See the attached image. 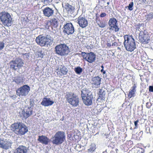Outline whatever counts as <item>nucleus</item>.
Returning <instances> with one entry per match:
<instances>
[{
    "label": "nucleus",
    "mask_w": 153,
    "mask_h": 153,
    "mask_svg": "<svg viewBox=\"0 0 153 153\" xmlns=\"http://www.w3.org/2000/svg\"><path fill=\"white\" fill-rule=\"evenodd\" d=\"M56 53L61 56H66L70 52L69 48L65 44H60L55 48Z\"/></svg>",
    "instance_id": "6"
},
{
    "label": "nucleus",
    "mask_w": 153,
    "mask_h": 153,
    "mask_svg": "<svg viewBox=\"0 0 153 153\" xmlns=\"http://www.w3.org/2000/svg\"><path fill=\"white\" fill-rule=\"evenodd\" d=\"M138 122L139 120H137L135 121L134 122V124L135 126L134 128H137V123H138Z\"/></svg>",
    "instance_id": "38"
},
{
    "label": "nucleus",
    "mask_w": 153,
    "mask_h": 153,
    "mask_svg": "<svg viewBox=\"0 0 153 153\" xmlns=\"http://www.w3.org/2000/svg\"><path fill=\"white\" fill-rule=\"evenodd\" d=\"M42 2L45 5H47L51 2L52 0H41Z\"/></svg>",
    "instance_id": "34"
},
{
    "label": "nucleus",
    "mask_w": 153,
    "mask_h": 153,
    "mask_svg": "<svg viewBox=\"0 0 153 153\" xmlns=\"http://www.w3.org/2000/svg\"><path fill=\"white\" fill-rule=\"evenodd\" d=\"M0 19L5 26L9 27L11 25L12 18L9 13L4 11L0 13Z\"/></svg>",
    "instance_id": "7"
},
{
    "label": "nucleus",
    "mask_w": 153,
    "mask_h": 153,
    "mask_svg": "<svg viewBox=\"0 0 153 153\" xmlns=\"http://www.w3.org/2000/svg\"><path fill=\"white\" fill-rule=\"evenodd\" d=\"M148 104V102H147L146 103V106H147V105Z\"/></svg>",
    "instance_id": "47"
},
{
    "label": "nucleus",
    "mask_w": 153,
    "mask_h": 153,
    "mask_svg": "<svg viewBox=\"0 0 153 153\" xmlns=\"http://www.w3.org/2000/svg\"><path fill=\"white\" fill-rule=\"evenodd\" d=\"M74 70L77 74H80L82 71V69L80 67L75 68Z\"/></svg>",
    "instance_id": "31"
},
{
    "label": "nucleus",
    "mask_w": 153,
    "mask_h": 153,
    "mask_svg": "<svg viewBox=\"0 0 153 153\" xmlns=\"http://www.w3.org/2000/svg\"><path fill=\"white\" fill-rule=\"evenodd\" d=\"M36 55L37 58H42L43 57L44 54L42 51H39L36 53Z\"/></svg>",
    "instance_id": "32"
},
{
    "label": "nucleus",
    "mask_w": 153,
    "mask_h": 153,
    "mask_svg": "<svg viewBox=\"0 0 153 153\" xmlns=\"http://www.w3.org/2000/svg\"><path fill=\"white\" fill-rule=\"evenodd\" d=\"M54 102L50 98L44 97L41 103V104L45 107L48 106L52 105Z\"/></svg>",
    "instance_id": "20"
},
{
    "label": "nucleus",
    "mask_w": 153,
    "mask_h": 153,
    "mask_svg": "<svg viewBox=\"0 0 153 153\" xmlns=\"http://www.w3.org/2000/svg\"><path fill=\"white\" fill-rule=\"evenodd\" d=\"M10 68L14 71H16L21 68L23 66V60L20 58H16L14 60H12L10 62Z\"/></svg>",
    "instance_id": "10"
},
{
    "label": "nucleus",
    "mask_w": 153,
    "mask_h": 153,
    "mask_svg": "<svg viewBox=\"0 0 153 153\" xmlns=\"http://www.w3.org/2000/svg\"><path fill=\"white\" fill-rule=\"evenodd\" d=\"M63 32L68 35L72 34L74 31V27L71 23H67L63 28Z\"/></svg>",
    "instance_id": "14"
},
{
    "label": "nucleus",
    "mask_w": 153,
    "mask_h": 153,
    "mask_svg": "<svg viewBox=\"0 0 153 153\" xmlns=\"http://www.w3.org/2000/svg\"><path fill=\"white\" fill-rule=\"evenodd\" d=\"M27 149L25 146L21 145L16 150L14 153H27Z\"/></svg>",
    "instance_id": "24"
},
{
    "label": "nucleus",
    "mask_w": 153,
    "mask_h": 153,
    "mask_svg": "<svg viewBox=\"0 0 153 153\" xmlns=\"http://www.w3.org/2000/svg\"><path fill=\"white\" fill-rule=\"evenodd\" d=\"M152 152H153V151H152Z\"/></svg>",
    "instance_id": "48"
},
{
    "label": "nucleus",
    "mask_w": 153,
    "mask_h": 153,
    "mask_svg": "<svg viewBox=\"0 0 153 153\" xmlns=\"http://www.w3.org/2000/svg\"><path fill=\"white\" fill-rule=\"evenodd\" d=\"M142 1L145 3H147L148 0H141Z\"/></svg>",
    "instance_id": "43"
},
{
    "label": "nucleus",
    "mask_w": 153,
    "mask_h": 153,
    "mask_svg": "<svg viewBox=\"0 0 153 153\" xmlns=\"http://www.w3.org/2000/svg\"><path fill=\"white\" fill-rule=\"evenodd\" d=\"M37 140L42 144L45 145L48 144L50 141L48 138L43 135L39 136Z\"/></svg>",
    "instance_id": "21"
},
{
    "label": "nucleus",
    "mask_w": 153,
    "mask_h": 153,
    "mask_svg": "<svg viewBox=\"0 0 153 153\" xmlns=\"http://www.w3.org/2000/svg\"><path fill=\"white\" fill-rule=\"evenodd\" d=\"M4 44L3 42H0V50H1L3 49L4 46Z\"/></svg>",
    "instance_id": "35"
},
{
    "label": "nucleus",
    "mask_w": 153,
    "mask_h": 153,
    "mask_svg": "<svg viewBox=\"0 0 153 153\" xmlns=\"http://www.w3.org/2000/svg\"><path fill=\"white\" fill-rule=\"evenodd\" d=\"M14 81L17 84H19L23 82V78L20 76H17L15 77Z\"/></svg>",
    "instance_id": "29"
},
{
    "label": "nucleus",
    "mask_w": 153,
    "mask_h": 153,
    "mask_svg": "<svg viewBox=\"0 0 153 153\" xmlns=\"http://www.w3.org/2000/svg\"><path fill=\"white\" fill-rule=\"evenodd\" d=\"M33 108L31 106L26 107L19 112V116L22 120H25L33 113Z\"/></svg>",
    "instance_id": "9"
},
{
    "label": "nucleus",
    "mask_w": 153,
    "mask_h": 153,
    "mask_svg": "<svg viewBox=\"0 0 153 153\" xmlns=\"http://www.w3.org/2000/svg\"><path fill=\"white\" fill-rule=\"evenodd\" d=\"M11 128L15 134L20 136L24 135L28 131L27 127L24 124L21 122H16L12 124Z\"/></svg>",
    "instance_id": "1"
},
{
    "label": "nucleus",
    "mask_w": 153,
    "mask_h": 153,
    "mask_svg": "<svg viewBox=\"0 0 153 153\" xmlns=\"http://www.w3.org/2000/svg\"><path fill=\"white\" fill-rule=\"evenodd\" d=\"M10 144L8 140L0 138V148L7 150L10 146Z\"/></svg>",
    "instance_id": "19"
},
{
    "label": "nucleus",
    "mask_w": 153,
    "mask_h": 153,
    "mask_svg": "<svg viewBox=\"0 0 153 153\" xmlns=\"http://www.w3.org/2000/svg\"><path fill=\"white\" fill-rule=\"evenodd\" d=\"M149 91L150 92H153V85L149 86Z\"/></svg>",
    "instance_id": "39"
},
{
    "label": "nucleus",
    "mask_w": 153,
    "mask_h": 153,
    "mask_svg": "<svg viewBox=\"0 0 153 153\" xmlns=\"http://www.w3.org/2000/svg\"><path fill=\"white\" fill-rule=\"evenodd\" d=\"M117 21L114 18H112L110 19L108 22V25L111 27L112 26L115 25L117 24Z\"/></svg>",
    "instance_id": "27"
},
{
    "label": "nucleus",
    "mask_w": 153,
    "mask_h": 153,
    "mask_svg": "<svg viewBox=\"0 0 153 153\" xmlns=\"http://www.w3.org/2000/svg\"><path fill=\"white\" fill-rule=\"evenodd\" d=\"M51 26L54 27H56L58 26V20L57 19L53 18L50 21Z\"/></svg>",
    "instance_id": "28"
},
{
    "label": "nucleus",
    "mask_w": 153,
    "mask_h": 153,
    "mask_svg": "<svg viewBox=\"0 0 153 153\" xmlns=\"http://www.w3.org/2000/svg\"><path fill=\"white\" fill-rule=\"evenodd\" d=\"M136 86L135 84H134L133 86L131 87L128 94V97L129 99H130L134 96L135 93L136 91Z\"/></svg>",
    "instance_id": "25"
},
{
    "label": "nucleus",
    "mask_w": 153,
    "mask_h": 153,
    "mask_svg": "<svg viewBox=\"0 0 153 153\" xmlns=\"http://www.w3.org/2000/svg\"><path fill=\"white\" fill-rule=\"evenodd\" d=\"M137 28L140 31L139 34V39L140 41L144 44H147L150 40V37L147 31L144 30L142 31L141 28H143V26L142 24H138L137 25Z\"/></svg>",
    "instance_id": "4"
},
{
    "label": "nucleus",
    "mask_w": 153,
    "mask_h": 153,
    "mask_svg": "<svg viewBox=\"0 0 153 153\" xmlns=\"http://www.w3.org/2000/svg\"><path fill=\"white\" fill-rule=\"evenodd\" d=\"M134 5V3L133 2H131L129 4L128 6V9L129 10L131 11L133 9V7Z\"/></svg>",
    "instance_id": "33"
},
{
    "label": "nucleus",
    "mask_w": 153,
    "mask_h": 153,
    "mask_svg": "<svg viewBox=\"0 0 153 153\" xmlns=\"http://www.w3.org/2000/svg\"><path fill=\"white\" fill-rule=\"evenodd\" d=\"M107 45L108 47H111V44L110 43H108L107 44Z\"/></svg>",
    "instance_id": "42"
},
{
    "label": "nucleus",
    "mask_w": 153,
    "mask_h": 153,
    "mask_svg": "<svg viewBox=\"0 0 153 153\" xmlns=\"http://www.w3.org/2000/svg\"><path fill=\"white\" fill-rule=\"evenodd\" d=\"M51 139H52V142L53 144L57 145H60L66 140L65 133L63 131H58L52 137Z\"/></svg>",
    "instance_id": "5"
},
{
    "label": "nucleus",
    "mask_w": 153,
    "mask_h": 153,
    "mask_svg": "<svg viewBox=\"0 0 153 153\" xmlns=\"http://www.w3.org/2000/svg\"><path fill=\"white\" fill-rule=\"evenodd\" d=\"M50 39L45 36L40 35L37 37L36 39V43L41 46H44L46 45H48L50 43Z\"/></svg>",
    "instance_id": "12"
},
{
    "label": "nucleus",
    "mask_w": 153,
    "mask_h": 153,
    "mask_svg": "<svg viewBox=\"0 0 153 153\" xmlns=\"http://www.w3.org/2000/svg\"><path fill=\"white\" fill-rule=\"evenodd\" d=\"M101 67L102 68V69H103L104 67V66H103V65H102L101 66Z\"/></svg>",
    "instance_id": "45"
},
{
    "label": "nucleus",
    "mask_w": 153,
    "mask_h": 153,
    "mask_svg": "<svg viewBox=\"0 0 153 153\" xmlns=\"http://www.w3.org/2000/svg\"><path fill=\"white\" fill-rule=\"evenodd\" d=\"M30 90V88L28 85H24L17 89L16 94L20 97H25L28 95Z\"/></svg>",
    "instance_id": "11"
},
{
    "label": "nucleus",
    "mask_w": 153,
    "mask_h": 153,
    "mask_svg": "<svg viewBox=\"0 0 153 153\" xmlns=\"http://www.w3.org/2000/svg\"><path fill=\"white\" fill-rule=\"evenodd\" d=\"M82 99L84 103L86 105H91L92 104L93 96L92 93L88 90L82 92Z\"/></svg>",
    "instance_id": "8"
},
{
    "label": "nucleus",
    "mask_w": 153,
    "mask_h": 153,
    "mask_svg": "<svg viewBox=\"0 0 153 153\" xmlns=\"http://www.w3.org/2000/svg\"><path fill=\"white\" fill-rule=\"evenodd\" d=\"M65 98L67 102L73 107H76L79 105V98L76 94L73 92H67L65 96Z\"/></svg>",
    "instance_id": "3"
},
{
    "label": "nucleus",
    "mask_w": 153,
    "mask_h": 153,
    "mask_svg": "<svg viewBox=\"0 0 153 153\" xmlns=\"http://www.w3.org/2000/svg\"><path fill=\"white\" fill-rule=\"evenodd\" d=\"M109 30H110L114 31L115 32H117L119 31L120 28L117 25V24L112 26L109 27Z\"/></svg>",
    "instance_id": "30"
},
{
    "label": "nucleus",
    "mask_w": 153,
    "mask_h": 153,
    "mask_svg": "<svg viewBox=\"0 0 153 153\" xmlns=\"http://www.w3.org/2000/svg\"><path fill=\"white\" fill-rule=\"evenodd\" d=\"M91 82L93 88H98L101 82V78L98 76L94 77L92 78Z\"/></svg>",
    "instance_id": "16"
},
{
    "label": "nucleus",
    "mask_w": 153,
    "mask_h": 153,
    "mask_svg": "<svg viewBox=\"0 0 153 153\" xmlns=\"http://www.w3.org/2000/svg\"><path fill=\"white\" fill-rule=\"evenodd\" d=\"M123 37L124 45L126 50L130 52L133 51L136 48V43L133 36L128 34L125 35Z\"/></svg>",
    "instance_id": "2"
},
{
    "label": "nucleus",
    "mask_w": 153,
    "mask_h": 153,
    "mask_svg": "<svg viewBox=\"0 0 153 153\" xmlns=\"http://www.w3.org/2000/svg\"><path fill=\"white\" fill-rule=\"evenodd\" d=\"M153 18V14L151 13H149L148 15L147 18L148 20H150L152 19Z\"/></svg>",
    "instance_id": "36"
},
{
    "label": "nucleus",
    "mask_w": 153,
    "mask_h": 153,
    "mask_svg": "<svg viewBox=\"0 0 153 153\" xmlns=\"http://www.w3.org/2000/svg\"><path fill=\"white\" fill-rule=\"evenodd\" d=\"M110 4V2H108L107 3V4L108 5L109 4Z\"/></svg>",
    "instance_id": "46"
},
{
    "label": "nucleus",
    "mask_w": 153,
    "mask_h": 153,
    "mask_svg": "<svg viewBox=\"0 0 153 153\" xmlns=\"http://www.w3.org/2000/svg\"><path fill=\"white\" fill-rule=\"evenodd\" d=\"M99 91L98 94L99 97L98 99L104 100V99L105 94H104L103 93L105 91H104L102 89V88L99 89Z\"/></svg>",
    "instance_id": "26"
},
{
    "label": "nucleus",
    "mask_w": 153,
    "mask_h": 153,
    "mask_svg": "<svg viewBox=\"0 0 153 153\" xmlns=\"http://www.w3.org/2000/svg\"><path fill=\"white\" fill-rule=\"evenodd\" d=\"M81 55L83 59L89 63H92L95 60L96 55L93 52H82L81 53Z\"/></svg>",
    "instance_id": "13"
},
{
    "label": "nucleus",
    "mask_w": 153,
    "mask_h": 153,
    "mask_svg": "<svg viewBox=\"0 0 153 153\" xmlns=\"http://www.w3.org/2000/svg\"><path fill=\"white\" fill-rule=\"evenodd\" d=\"M56 71L57 74L60 76L66 74L68 71L67 68L64 66L62 65L58 67Z\"/></svg>",
    "instance_id": "18"
},
{
    "label": "nucleus",
    "mask_w": 153,
    "mask_h": 153,
    "mask_svg": "<svg viewBox=\"0 0 153 153\" xmlns=\"http://www.w3.org/2000/svg\"><path fill=\"white\" fill-rule=\"evenodd\" d=\"M117 43L116 42H114V43H113L112 45L113 46H117Z\"/></svg>",
    "instance_id": "41"
},
{
    "label": "nucleus",
    "mask_w": 153,
    "mask_h": 153,
    "mask_svg": "<svg viewBox=\"0 0 153 153\" xmlns=\"http://www.w3.org/2000/svg\"><path fill=\"white\" fill-rule=\"evenodd\" d=\"M101 72H102L103 74H105V71H104L103 69H102L101 70Z\"/></svg>",
    "instance_id": "44"
},
{
    "label": "nucleus",
    "mask_w": 153,
    "mask_h": 153,
    "mask_svg": "<svg viewBox=\"0 0 153 153\" xmlns=\"http://www.w3.org/2000/svg\"><path fill=\"white\" fill-rule=\"evenodd\" d=\"M72 137V134H67V137L68 139H70V138Z\"/></svg>",
    "instance_id": "40"
},
{
    "label": "nucleus",
    "mask_w": 153,
    "mask_h": 153,
    "mask_svg": "<svg viewBox=\"0 0 153 153\" xmlns=\"http://www.w3.org/2000/svg\"><path fill=\"white\" fill-rule=\"evenodd\" d=\"M62 7L68 14H72L75 10V7L69 4L68 3H65L64 5L62 4Z\"/></svg>",
    "instance_id": "17"
},
{
    "label": "nucleus",
    "mask_w": 153,
    "mask_h": 153,
    "mask_svg": "<svg viewBox=\"0 0 153 153\" xmlns=\"http://www.w3.org/2000/svg\"><path fill=\"white\" fill-rule=\"evenodd\" d=\"M44 15L46 17H49L53 14V10L51 8L47 7L45 8L42 10Z\"/></svg>",
    "instance_id": "22"
},
{
    "label": "nucleus",
    "mask_w": 153,
    "mask_h": 153,
    "mask_svg": "<svg viewBox=\"0 0 153 153\" xmlns=\"http://www.w3.org/2000/svg\"><path fill=\"white\" fill-rule=\"evenodd\" d=\"M106 16V14L105 13H102L100 15L101 18H103L105 17Z\"/></svg>",
    "instance_id": "37"
},
{
    "label": "nucleus",
    "mask_w": 153,
    "mask_h": 153,
    "mask_svg": "<svg viewBox=\"0 0 153 153\" xmlns=\"http://www.w3.org/2000/svg\"><path fill=\"white\" fill-rule=\"evenodd\" d=\"M77 23L82 28L86 27L88 25V21L84 16L81 15L77 18Z\"/></svg>",
    "instance_id": "15"
},
{
    "label": "nucleus",
    "mask_w": 153,
    "mask_h": 153,
    "mask_svg": "<svg viewBox=\"0 0 153 153\" xmlns=\"http://www.w3.org/2000/svg\"><path fill=\"white\" fill-rule=\"evenodd\" d=\"M95 20L96 23L100 28H104L107 25L105 21L100 20V18L98 16H96Z\"/></svg>",
    "instance_id": "23"
}]
</instances>
